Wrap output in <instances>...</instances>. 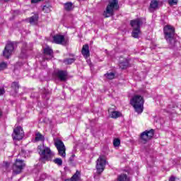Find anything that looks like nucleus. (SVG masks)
Wrapping results in <instances>:
<instances>
[{"mask_svg": "<svg viewBox=\"0 0 181 181\" xmlns=\"http://www.w3.org/2000/svg\"><path fill=\"white\" fill-rule=\"evenodd\" d=\"M164 37L170 49H177L179 42L175 37V28L171 25H166L163 28Z\"/></svg>", "mask_w": 181, "mask_h": 181, "instance_id": "f257e3e1", "label": "nucleus"}, {"mask_svg": "<svg viewBox=\"0 0 181 181\" xmlns=\"http://www.w3.org/2000/svg\"><path fill=\"white\" fill-rule=\"evenodd\" d=\"M105 11L103 12L105 18L114 16L115 11L119 9V1L118 0H108Z\"/></svg>", "mask_w": 181, "mask_h": 181, "instance_id": "f03ea898", "label": "nucleus"}, {"mask_svg": "<svg viewBox=\"0 0 181 181\" xmlns=\"http://www.w3.org/2000/svg\"><path fill=\"white\" fill-rule=\"evenodd\" d=\"M144 98L139 95H134L130 100V104L137 114H142L144 112Z\"/></svg>", "mask_w": 181, "mask_h": 181, "instance_id": "7ed1b4c3", "label": "nucleus"}, {"mask_svg": "<svg viewBox=\"0 0 181 181\" xmlns=\"http://www.w3.org/2000/svg\"><path fill=\"white\" fill-rule=\"evenodd\" d=\"M38 149H40L39 154L40 155L41 159H44L45 160H52L53 159V156H54V153L52 152L50 148L45 146H38Z\"/></svg>", "mask_w": 181, "mask_h": 181, "instance_id": "20e7f679", "label": "nucleus"}, {"mask_svg": "<svg viewBox=\"0 0 181 181\" xmlns=\"http://www.w3.org/2000/svg\"><path fill=\"white\" fill-rule=\"evenodd\" d=\"M16 46H18L17 42H8L3 51L4 57L9 59V57L12 54V52H13V49Z\"/></svg>", "mask_w": 181, "mask_h": 181, "instance_id": "39448f33", "label": "nucleus"}, {"mask_svg": "<svg viewBox=\"0 0 181 181\" xmlns=\"http://www.w3.org/2000/svg\"><path fill=\"white\" fill-rule=\"evenodd\" d=\"M26 166V164L23 162V160L16 159V163L13 165V172L15 175H19L23 168Z\"/></svg>", "mask_w": 181, "mask_h": 181, "instance_id": "423d86ee", "label": "nucleus"}, {"mask_svg": "<svg viewBox=\"0 0 181 181\" xmlns=\"http://www.w3.org/2000/svg\"><path fill=\"white\" fill-rule=\"evenodd\" d=\"M153 135H155V130L153 129L146 130L141 134L140 139L146 144V142L153 138Z\"/></svg>", "mask_w": 181, "mask_h": 181, "instance_id": "0eeeda50", "label": "nucleus"}, {"mask_svg": "<svg viewBox=\"0 0 181 181\" xmlns=\"http://www.w3.org/2000/svg\"><path fill=\"white\" fill-rule=\"evenodd\" d=\"M13 139L15 141H21L25 136V133L21 127H17L13 129V133L12 134Z\"/></svg>", "mask_w": 181, "mask_h": 181, "instance_id": "6e6552de", "label": "nucleus"}, {"mask_svg": "<svg viewBox=\"0 0 181 181\" xmlns=\"http://www.w3.org/2000/svg\"><path fill=\"white\" fill-rule=\"evenodd\" d=\"M105 158L103 156H100L96 161V170L98 173H103L105 169Z\"/></svg>", "mask_w": 181, "mask_h": 181, "instance_id": "1a4fd4ad", "label": "nucleus"}, {"mask_svg": "<svg viewBox=\"0 0 181 181\" xmlns=\"http://www.w3.org/2000/svg\"><path fill=\"white\" fill-rule=\"evenodd\" d=\"M55 146L58 151L59 156L62 158H66V146L62 140H58L55 143Z\"/></svg>", "mask_w": 181, "mask_h": 181, "instance_id": "9d476101", "label": "nucleus"}, {"mask_svg": "<svg viewBox=\"0 0 181 181\" xmlns=\"http://www.w3.org/2000/svg\"><path fill=\"white\" fill-rule=\"evenodd\" d=\"M52 39L53 43H55L56 45H62L63 46H65V45L69 43V40L65 38L64 35H55L52 37Z\"/></svg>", "mask_w": 181, "mask_h": 181, "instance_id": "9b49d317", "label": "nucleus"}, {"mask_svg": "<svg viewBox=\"0 0 181 181\" xmlns=\"http://www.w3.org/2000/svg\"><path fill=\"white\" fill-rule=\"evenodd\" d=\"M146 23V20L145 18H136L130 21V25L133 29H141V26Z\"/></svg>", "mask_w": 181, "mask_h": 181, "instance_id": "f8f14e48", "label": "nucleus"}, {"mask_svg": "<svg viewBox=\"0 0 181 181\" xmlns=\"http://www.w3.org/2000/svg\"><path fill=\"white\" fill-rule=\"evenodd\" d=\"M44 60H52L53 56V49L50 48V47H46L44 49Z\"/></svg>", "mask_w": 181, "mask_h": 181, "instance_id": "ddd939ff", "label": "nucleus"}, {"mask_svg": "<svg viewBox=\"0 0 181 181\" xmlns=\"http://www.w3.org/2000/svg\"><path fill=\"white\" fill-rule=\"evenodd\" d=\"M159 8V0H151L148 8V11L151 13Z\"/></svg>", "mask_w": 181, "mask_h": 181, "instance_id": "4468645a", "label": "nucleus"}, {"mask_svg": "<svg viewBox=\"0 0 181 181\" xmlns=\"http://www.w3.org/2000/svg\"><path fill=\"white\" fill-rule=\"evenodd\" d=\"M55 76H57L61 81H66V80H67V71H58L55 72Z\"/></svg>", "mask_w": 181, "mask_h": 181, "instance_id": "2eb2a0df", "label": "nucleus"}, {"mask_svg": "<svg viewBox=\"0 0 181 181\" xmlns=\"http://www.w3.org/2000/svg\"><path fill=\"white\" fill-rule=\"evenodd\" d=\"M81 53L86 59L90 56V47L88 44L83 46Z\"/></svg>", "mask_w": 181, "mask_h": 181, "instance_id": "dca6fc26", "label": "nucleus"}, {"mask_svg": "<svg viewBox=\"0 0 181 181\" xmlns=\"http://www.w3.org/2000/svg\"><path fill=\"white\" fill-rule=\"evenodd\" d=\"M108 112L110 114V117L111 118H114L115 119H116V118H119V117L122 115L121 112L118 111H112V108H109Z\"/></svg>", "mask_w": 181, "mask_h": 181, "instance_id": "f3484780", "label": "nucleus"}, {"mask_svg": "<svg viewBox=\"0 0 181 181\" xmlns=\"http://www.w3.org/2000/svg\"><path fill=\"white\" fill-rule=\"evenodd\" d=\"M139 35H141V28H133V31L132 33V37L138 39L139 37Z\"/></svg>", "mask_w": 181, "mask_h": 181, "instance_id": "a211bd4d", "label": "nucleus"}, {"mask_svg": "<svg viewBox=\"0 0 181 181\" xmlns=\"http://www.w3.org/2000/svg\"><path fill=\"white\" fill-rule=\"evenodd\" d=\"M81 176V173L80 171L76 170V173L71 177V181H78L80 180V177Z\"/></svg>", "mask_w": 181, "mask_h": 181, "instance_id": "6ab92c4d", "label": "nucleus"}, {"mask_svg": "<svg viewBox=\"0 0 181 181\" xmlns=\"http://www.w3.org/2000/svg\"><path fill=\"white\" fill-rule=\"evenodd\" d=\"M117 181H131V180L126 174H122L117 177Z\"/></svg>", "mask_w": 181, "mask_h": 181, "instance_id": "aec40b11", "label": "nucleus"}, {"mask_svg": "<svg viewBox=\"0 0 181 181\" xmlns=\"http://www.w3.org/2000/svg\"><path fill=\"white\" fill-rule=\"evenodd\" d=\"M38 18H39V17L37 15H34V16H31L30 18H28V21L31 25H35V23H37Z\"/></svg>", "mask_w": 181, "mask_h": 181, "instance_id": "412c9836", "label": "nucleus"}, {"mask_svg": "<svg viewBox=\"0 0 181 181\" xmlns=\"http://www.w3.org/2000/svg\"><path fill=\"white\" fill-rule=\"evenodd\" d=\"M26 46H27L26 43L23 44V47H22V49H21V57L22 59L26 58V49L25 48V47H26Z\"/></svg>", "mask_w": 181, "mask_h": 181, "instance_id": "4be33fe9", "label": "nucleus"}, {"mask_svg": "<svg viewBox=\"0 0 181 181\" xmlns=\"http://www.w3.org/2000/svg\"><path fill=\"white\" fill-rule=\"evenodd\" d=\"M64 9L68 12L73 9V3L72 2H67L64 4Z\"/></svg>", "mask_w": 181, "mask_h": 181, "instance_id": "5701e85b", "label": "nucleus"}, {"mask_svg": "<svg viewBox=\"0 0 181 181\" xmlns=\"http://www.w3.org/2000/svg\"><path fill=\"white\" fill-rule=\"evenodd\" d=\"M11 88L15 93H18V90H19V83L18 82H13L11 83Z\"/></svg>", "mask_w": 181, "mask_h": 181, "instance_id": "b1692460", "label": "nucleus"}, {"mask_svg": "<svg viewBox=\"0 0 181 181\" xmlns=\"http://www.w3.org/2000/svg\"><path fill=\"white\" fill-rule=\"evenodd\" d=\"M74 62H76V59L74 58H68L63 60V63H64V64H72Z\"/></svg>", "mask_w": 181, "mask_h": 181, "instance_id": "393cba45", "label": "nucleus"}, {"mask_svg": "<svg viewBox=\"0 0 181 181\" xmlns=\"http://www.w3.org/2000/svg\"><path fill=\"white\" fill-rule=\"evenodd\" d=\"M120 69H122V70L127 69V67H128V66H129V63L127 61L123 62H120L119 64Z\"/></svg>", "mask_w": 181, "mask_h": 181, "instance_id": "a878e982", "label": "nucleus"}, {"mask_svg": "<svg viewBox=\"0 0 181 181\" xmlns=\"http://www.w3.org/2000/svg\"><path fill=\"white\" fill-rule=\"evenodd\" d=\"M35 141H45V136L42 135L40 133H37L35 134Z\"/></svg>", "mask_w": 181, "mask_h": 181, "instance_id": "bb28decb", "label": "nucleus"}, {"mask_svg": "<svg viewBox=\"0 0 181 181\" xmlns=\"http://www.w3.org/2000/svg\"><path fill=\"white\" fill-rule=\"evenodd\" d=\"M105 77H106V78H108V80H112L113 78H115V74L112 72L107 73L105 74Z\"/></svg>", "mask_w": 181, "mask_h": 181, "instance_id": "cd10ccee", "label": "nucleus"}, {"mask_svg": "<svg viewBox=\"0 0 181 181\" xmlns=\"http://www.w3.org/2000/svg\"><path fill=\"white\" fill-rule=\"evenodd\" d=\"M53 162L56 163V165H58V166L63 165V160H62V158H55Z\"/></svg>", "mask_w": 181, "mask_h": 181, "instance_id": "c85d7f7f", "label": "nucleus"}, {"mask_svg": "<svg viewBox=\"0 0 181 181\" xmlns=\"http://www.w3.org/2000/svg\"><path fill=\"white\" fill-rule=\"evenodd\" d=\"M114 146H119L121 145V140L119 139H115L113 141Z\"/></svg>", "mask_w": 181, "mask_h": 181, "instance_id": "c756f323", "label": "nucleus"}, {"mask_svg": "<svg viewBox=\"0 0 181 181\" xmlns=\"http://www.w3.org/2000/svg\"><path fill=\"white\" fill-rule=\"evenodd\" d=\"M178 1L179 0H168V2L170 6H173V5H177Z\"/></svg>", "mask_w": 181, "mask_h": 181, "instance_id": "7c9ffc66", "label": "nucleus"}, {"mask_svg": "<svg viewBox=\"0 0 181 181\" xmlns=\"http://www.w3.org/2000/svg\"><path fill=\"white\" fill-rule=\"evenodd\" d=\"M6 67H8V65L6 64V63L5 62L0 63V71H1L2 70H5Z\"/></svg>", "mask_w": 181, "mask_h": 181, "instance_id": "2f4dec72", "label": "nucleus"}, {"mask_svg": "<svg viewBox=\"0 0 181 181\" xmlns=\"http://www.w3.org/2000/svg\"><path fill=\"white\" fill-rule=\"evenodd\" d=\"M74 158H76V155L72 154L71 156L69 158V162H71V163H73L74 162Z\"/></svg>", "mask_w": 181, "mask_h": 181, "instance_id": "473e14b6", "label": "nucleus"}, {"mask_svg": "<svg viewBox=\"0 0 181 181\" xmlns=\"http://www.w3.org/2000/svg\"><path fill=\"white\" fill-rule=\"evenodd\" d=\"M179 179L176 178V177L172 176L170 177L169 181H177Z\"/></svg>", "mask_w": 181, "mask_h": 181, "instance_id": "72a5a7b5", "label": "nucleus"}, {"mask_svg": "<svg viewBox=\"0 0 181 181\" xmlns=\"http://www.w3.org/2000/svg\"><path fill=\"white\" fill-rule=\"evenodd\" d=\"M39 2H42V0H31V4H39Z\"/></svg>", "mask_w": 181, "mask_h": 181, "instance_id": "f704fd0d", "label": "nucleus"}, {"mask_svg": "<svg viewBox=\"0 0 181 181\" xmlns=\"http://www.w3.org/2000/svg\"><path fill=\"white\" fill-rule=\"evenodd\" d=\"M4 165L6 168V169H8V168H9V163L5 161V162H4Z\"/></svg>", "mask_w": 181, "mask_h": 181, "instance_id": "c9c22d12", "label": "nucleus"}, {"mask_svg": "<svg viewBox=\"0 0 181 181\" xmlns=\"http://www.w3.org/2000/svg\"><path fill=\"white\" fill-rule=\"evenodd\" d=\"M5 93V90L3 88H0V95H3Z\"/></svg>", "mask_w": 181, "mask_h": 181, "instance_id": "e433bc0d", "label": "nucleus"}, {"mask_svg": "<svg viewBox=\"0 0 181 181\" xmlns=\"http://www.w3.org/2000/svg\"><path fill=\"white\" fill-rule=\"evenodd\" d=\"M49 7H47V6H43V11H46V9H47Z\"/></svg>", "mask_w": 181, "mask_h": 181, "instance_id": "4c0bfd02", "label": "nucleus"}, {"mask_svg": "<svg viewBox=\"0 0 181 181\" xmlns=\"http://www.w3.org/2000/svg\"><path fill=\"white\" fill-rule=\"evenodd\" d=\"M4 2H9V0H4Z\"/></svg>", "mask_w": 181, "mask_h": 181, "instance_id": "58836bf2", "label": "nucleus"}, {"mask_svg": "<svg viewBox=\"0 0 181 181\" xmlns=\"http://www.w3.org/2000/svg\"><path fill=\"white\" fill-rule=\"evenodd\" d=\"M64 181H71V180L66 179Z\"/></svg>", "mask_w": 181, "mask_h": 181, "instance_id": "ea45409f", "label": "nucleus"}, {"mask_svg": "<svg viewBox=\"0 0 181 181\" xmlns=\"http://www.w3.org/2000/svg\"><path fill=\"white\" fill-rule=\"evenodd\" d=\"M2 115V112L0 110V117Z\"/></svg>", "mask_w": 181, "mask_h": 181, "instance_id": "a19ab883", "label": "nucleus"}]
</instances>
